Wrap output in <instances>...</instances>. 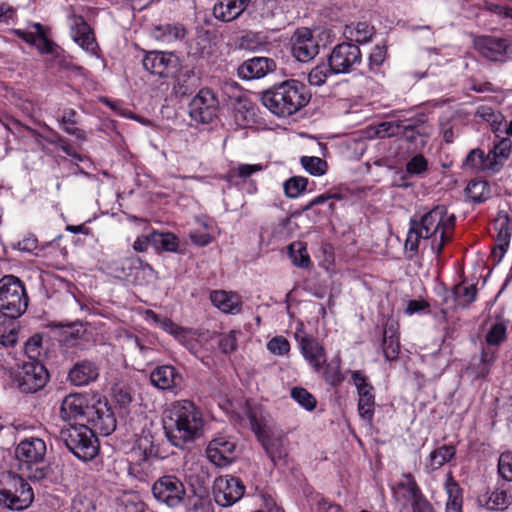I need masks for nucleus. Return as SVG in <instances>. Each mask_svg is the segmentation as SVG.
I'll use <instances>...</instances> for the list:
<instances>
[{"label":"nucleus","instance_id":"f257e3e1","mask_svg":"<svg viewBox=\"0 0 512 512\" xmlns=\"http://www.w3.org/2000/svg\"><path fill=\"white\" fill-rule=\"evenodd\" d=\"M203 425L202 413L189 400L172 404L163 418L165 436L173 446L180 449L202 436Z\"/></svg>","mask_w":512,"mask_h":512},{"label":"nucleus","instance_id":"f03ea898","mask_svg":"<svg viewBox=\"0 0 512 512\" xmlns=\"http://www.w3.org/2000/svg\"><path fill=\"white\" fill-rule=\"evenodd\" d=\"M311 99L307 86L294 79L283 81L262 93V103L279 117L290 116L305 107Z\"/></svg>","mask_w":512,"mask_h":512},{"label":"nucleus","instance_id":"7ed1b4c3","mask_svg":"<svg viewBox=\"0 0 512 512\" xmlns=\"http://www.w3.org/2000/svg\"><path fill=\"white\" fill-rule=\"evenodd\" d=\"M247 417L251 429L275 467L288 465V440L282 431H276L268 424V415L261 407L247 406Z\"/></svg>","mask_w":512,"mask_h":512},{"label":"nucleus","instance_id":"20e7f679","mask_svg":"<svg viewBox=\"0 0 512 512\" xmlns=\"http://www.w3.org/2000/svg\"><path fill=\"white\" fill-rule=\"evenodd\" d=\"M46 443L36 437L25 438L15 448L18 469L32 481L44 480L49 468L44 464Z\"/></svg>","mask_w":512,"mask_h":512},{"label":"nucleus","instance_id":"39448f33","mask_svg":"<svg viewBox=\"0 0 512 512\" xmlns=\"http://www.w3.org/2000/svg\"><path fill=\"white\" fill-rule=\"evenodd\" d=\"M456 218L449 214L445 205H438L424 214L419 220L415 218L418 229L423 232L424 239L436 237L440 233V239L432 242L431 248L439 257L446 242L450 240L449 232L454 229Z\"/></svg>","mask_w":512,"mask_h":512},{"label":"nucleus","instance_id":"423d86ee","mask_svg":"<svg viewBox=\"0 0 512 512\" xmlns=\"http://www.w3.org/2000/svg\"><path fill=\"white\" fill-rule=\"evenodd\" d=\"M95 434L86 424L70 425L60 430L59 439L78 459L90 461L99 451Z\"/></svg>","mask_w":512,"mask_h":512},{"label":"nucleus","instance_id":"0eeeda50","mask_svg":"<svg viewBox=\"0 0 512 512\" xmlns=\"http://www.w3.org/2000/svg\"><path fill=\"white\" fill-rule=\"evenodd\" d=\"M34 494L29 483L12 472L0 476V504L10 510H24L33 502Z\"/></svg>","mask_w":512,"mask_h":512},{"label":"nucleus","instance_id":"6e6552de","mask_svg":"<svg viewBox=\"0 0 512 512\" xmlns=\"http://www.w3.org/2000/svg\"><path fill=\"white\" fill-rule=\"evenodd\" d=\"M29 298L24 283L14 275L0 279V312L6 317L17 319L28 308Z\"/></svg>","mask_w":512,"mask_h":512},{"label":"nucleus","instance_id":"1a4fd4ad","mask_svg":"<svg viewBox=\"0 0 512 512\" xmlns=\"http://www.w3.org/2000/svg\"><path fill=\"white\" fill-rule=\"evenodd\" d=\"M115 276L135 285H149L159 279V274L147 262L136 255L120 259L113 264Z\"/></svg>","mask_w":512,"mask_h":512},{"label":"nucleus","instance_id":"9d476101","mask_svg":"<svg viewBox=\"0 0 512 512\" xmlns=\"http://www.w3.org/2000/svg\"><path fill=\"white\" fill-rule=\"evenodd\" d=\"M13 383L22 393H36L49 379V373L40 361H27L12 373Z\"/></svg>","mask_w":512,"mask_h":512},{"label":"nucleus","instance_id":"9b49d317","mask_svg":"<svg viewBox=\"0 0 512 512\" xmlns=\"http://www.w3.org/2000/svg\"><path fill=\"white\" fill-rule=\"evenodd\" d=\"M86 425L92 431L102 436H108L115 431L117 421L106 399L91 396L90 408L86 410Z\"/></svg>","mask_w":512,"mask_h":512},{"label":"nucleus","instance_id":"f8f14e48","mask_svg":"<svg viewBox=\"0 0 512 512\" xmlns=\"http://www.w3.org/2000/svg\"><path fill=\"white\" fill-rule=\"evenodd\" d=\"M154 498L169 508L182 505L186 498V488L183 481L173 474L159 477L151 488Z\"/></svg>","mask_w":512,"mask_h":512},{"label":"nucleus","instance_id":"ddd939ff","mask_svg":"<svg viewBox=\"0 0 512 512\" xmlns=\"http://www.w3.org/2000/svg\"><path fill=\"white\" fill-rule=\"evenodd\" d=\"M219 113V100L210 88H202L189 103L190 117L199 123H211Z\"/></svg>","mask_w":512,"mask_h":512},{"label":"nucleus","instance_id":"4468645a","mask_svg":"<svg viewBox=\"0 0 512 512\" xmlns=\"http://www.w3.org/2000/svg\"><path fill=\"white\" fill-rule=\"evenodd\" d=\"M362 54L358 45L350 42L337 44L328 56L335 74L349 73L356 64H360Z\"/></svg>","mask_w":512,"mask_h":512},{"label":"nucleus","instance_id":"2eb2a0df","mask_svg":"<svg viewBox=\"0 0 512 512\" xmlns=\"http://www.w3.org/2000/svg\"><path fill=\"white\" fill-rule=\"evenodd\" d=\"M352 382L358 393V412L360 417L371 423L374 416L375 408V390L369 382L368 377L361 371L351 372Z\"/></svg>","mask_w":512,"mask_h":512},{"label":"nucleus","instance_id":"dca6fc26","mask_svg":"<svg viewBox=\"0 0 512 512\" xmlns=\"http://www.w3.org/2000/svg\"><path fill=\"white\" fill-rule=\"evenodd\" d=\"M431 131L427 116L420 113L413 118L404 119L401 137L412 146L413 150H421L428 143Z\"/></svg>","mask_w":512,"mask_h":512},{"label":"nucleus","instance_id":"f3484780","mask_svg":"<svg viewBox=\"0 0 512 512\" xmlns=\"http://www.w3.org/2000/svg\"><path fill=\"white\" fill-rule=\"evenodd\" d=\"M244 493V484L235 476H220L214 482L213 494L216 503L220 506L233 505L243 497Z\"/></svg>","mask_w":512,"mask_h":512},{"label":"nucleus","instance_id":"a211bd4d","mask_svg":"<svg viewBox=\"0 0 512 512\" xmlns=\"http://www.w3.org/2000/svg\"><path fill=\"white\" fill-rule=\"evenodd\" d=\"M143 67L150 74L160 78L168 77L177 71L179 58L172 52L150 51L142 60Z\"/></svg>","mask_w":512,"mask_h":512},{"label":"nucleus","instance_id":"6ab92c4d","mask_svg":"<svg viewBox=\"0 0 512 512\" xmlns=\"http://www.w3.org/2000/svg\"><path fill=\"white\" fill-rule=\"evenodd\" d=\"M319 52V44L308 28H298L292 36V54L300 62L312 60Z\"/></svg>","mask_w":512,"mask_h":512},{"label":"nucleus","instance_id":"aec40b11","mask_svg":"<svg viewBox=\"0 0 512 512\" xmlns=\"http://www.w3.org/2000/svg\"><path fill=\"white\" fill-rule=\"evenodd\" d=\"M91 397L81 393H71L64 397L60 407L62 420L70 422L82 419L86 421V410L90 408Z\"/></svg>","mask_w":512,"mask_h":512},{"label":"nucleus","instance_id":"412c9836","mask_svg":"<svg viewBox=\"0 0 512 512\" xmlns=\"http://www.w3.org/2000/svg\"><path fill=\"white\" fill-rule=\"evenodd\" d=\"M276 62L268 57H253L244 61L237 69L242 80H255L264 78L276 70Z\"/></svg>","mask_w":512,"mask_h":512},{"label":"nucleus","instance_id":"4be33fe9","mask_svg":"<svg viewBox=\"0 0 512 512\" xmlns=\"http://www.w3.org/2000/svg\"><path fill=\"white\" fill-rule=\"evenodd\" d=\"M474 48L490 61H501L508 50L509 42L493 36H477L473 41Z\"/></svg>","mask_w":512,"mask_h":512},{"label":"nucleus","instance_id":"5701e85b","mask_svg":"<svg viewBox=\"0 0 512 512\" xmlns=\"http://www.w3.org/2000/svg\"><path fill=\"white\" fill-rule=\"evenodd\" d=\"M236 445L233 441L218 437L213 439L206 450L208 459L216 466H226L235 460Z\"/></svg>","mask_w":512,"mask_h":512},{"label":"nucleus","instance_id":"b1692460","mask_svg":"<svg viewBox=\"0 0 512 512\" xmlns=\"http://www.w3.org/2000/svg\"><path fill=\"white\" fill-rule=\"evenodd\" d=\"M150 381L153 386L162 390H167L180 387L183 382V378L174 366L162 365L156 367L151 372Z\"/></svg>","mask_w":512,"mask_h":512},{"label":"nucleus","instance_id":"393cba45","mask_svg":"<svg viewBox=\"0 0 512 512\" xmlns=\"http://www.w3.org/2000/svg\"><path fill=\"white\" fill-rule=\"evenodd\" d=\"M299 347L304 358L318 372L326 362L323 346L314 337L305 335L300 338Z\"/></svg>","mask_w":512,"mask_h":512},{"label":"nucleus","instance_id":"a878e982","mask_svg":"<svg viewBox=\"0 0 512 512\" xmlns=\"http://www.w3.org/2000/svg\"><path fill=\"white\" fill-rule=\"evenodd\" d=\"M99 376V368L91 360L76 362L69 370L68 379L75 386H85L95 381Z\"/></svg>","mask_w":512,"mask_h":512},{"label":"nucleus","instance_id":"bb28decb","mask_svg":"<svg viewBox=\"0 0 512 512\" xmlns=\"http://www.w3.org/2000/svg\"><path fill=\"white\" fill-rule=\"evenodd\" d=\"M382 351L388 361H396L400 353L398 323L388 319L383 329Z\"/></svg>","mask_w":512,"mask_h":512},{"label":"nucleus","instance_id":"cd10ccee","mask_svg":"<svg viewBox=\"0 0 512 512\" xmlns=\"http://www.w3.org/2000/svg\"><path fill=\"white\" fill-rule=\"evenodd\" d=\"M496 349L494 347H483L480 354L472 356L467 372L474 378H484L490 371L495 360Z\"/></svg>","mask_w":512,"mask_h":512},{"label":"nucleus","instance_id":"c85d7f7f","mask_svg":"<svg viewBox=\"0 0 512 512\" xmlns=\"http://www.w3.org/2000/svg\"><path fill=\"white\" fill-rule=\"evenodd\" d=\"M478 503L492 511H504L512 505V493H510L504 486H497L490 493L487 492L478 497Z\"/></svg>","mask_w":512,"mask_h":512},{"label":"nucleus","instance_id":"c756f323","mask_svg":"<svg viewBox=\"0 0 512 512\" xmlns=\"http://www.w3.org/2000/svg\"><path fill=\"white\" fill-rule=\"evenodd\" d=\"M200 86V77L193 68L183 67L175 78L173 91L179 98H184L194 93Z\"/></svg>","mask_w":512,"mask_h":512},{"label":"nucleus","instance_id":"7c9ffc66","mask_svg":"<svg viewBox=\"0 0 512 512\" xmlns=\"http://www.w3.org/2000/svg\"><path fill=\"white\" fill-rule=\"evenodd\" d=\"M71 36L86 51L94 52L97 47L94 33L82 16L73 18Z\"/></svg>","mask_w":512,"mask_h":512},{"label":"nucleus","instance_id":"2f4dec72","mask_svg":"<svg viewBox=\"0 0 512 512\" xmlns=\"http://www.w3.org/2000/svg\"><path fill=\"white\" fill-rule=\"evenodd\" d=\"M250 0H218L213 7V15L223 22L238 18L248 7Z\"/></svg>","mask_w":512,"mask_h":512},{"label":"nucleus","instance_id":"473e14b6","mask_svg":"<svg viewBox=\"0 0 512 512\" xmlns=\"http://www.w3.org/2000/svg\"><path fill=\"white\" fill-rule=\"evenodd\" d=\"M464 167L475 172L492 171L499 172V164L491 162L489 154H485L480 148L472 149L465 158Z\"/></svg>","mask_w":512,"mask_h":512},{"label":"nucleus","instance_id":"72a5a7b5","mask_svg":"<svg viewBox=\"0 0 512 512\" xmlns=\"http://www.w3.org/2000/svg\"><path fill=\"white\" fill-rule=\"evenodd\" d=\"M494 226L498 231L496 236V244L499 249L497 262H500L509 246L511 238V219L507 214H499L495 220Z\"/></svg>","mask_w":512,"mask_h":512},{"label":"nucleus","instance_id":"f704fd0d","mask_svg":"<svg viewBox=\"0 0 512 512\" xmlns=\"http://www.w3.org/2000/svg\"><path fill=\"white\" fill-rule=\"evenodd\" d=\"M210 300L215 307L224 313L236 314L241 310V302L238 296L223 290L211 292Z\"/></svg>","mask_w":512,"mask_h":512},{"label":"nucleus","instance_id":"c9c22d12","mask_svg":"<svg viewBox=\"0 0 512 512\" xmlns=\"http://www.w3.org/2000/svg\"><path fill=\"white\" fill-rule=\"evenodd\" d=\"M234 119L237 125L246 127L254 122L255 111L252 103L244 96L235 98L233 104Z\"/></svg>","mask_w":512,"mask_h":512},{"label":"nucleus","instance_id":"e433bc0d","mask_svg":"<svg viewBox=\"0 0 512 512\" xmlns=\"http://www.w3.org/2000/svg\"><path fill=\"white\" fill-rule=\"evenodd\" d=\"M445 490L448 494L445 512H462V488L451 474L447 476Z\"/></svg>","mask_w":512,"mask_h":512},{"label":"nucleus","instance_id":"4c0bfd02","mask_svg":"<svg viewBox=\"0 0 512 512\" xmlns=\"http://www.w3.org/2000/svg\"><path fill=\"white\" fill-rule=\"evenodd\" d=\"M186 34L185 27L180 23L159 25L153 29L154 37L162 41L182 40Z\"/></svg>","mask_w":512,"mask_h":512},{"label":"nucleus","instance_id":"58836bf2","mask_svg":"<svg viewBox=\"0 0 512 512\" xmlns=\"http://www.w3.org/2000/svg\"><path fill=\"white\" fill-rule=\"evenodd\" d=\"M151 245L156 250L165 252H176L179 246V239L173 233H161L153 231L150 233Z\"/></svg>","mask_w":512,"mask_h":512},{"label":"nucleus","instance_id":"ea45409f","mask_svg":"<svg viewBox=\"0 0 512 512\" xmlns=\"http://www.w3.org/2000/svg\"><path fill=\"white\" fill-rule=\"evenodd\" d=\"M344 33L345 35L348 34L351 40L362 44L367 43L372 39L375 29L366 22H357L347 25Z\"/></svg>","mask_w":512,"mask_h":512},{"label":"nucleus","instance_id":"a19ab883","mask_svg":"<svg viewBox=\"0 0 512 512\" xmlns=\"http://www.w3.org/2000/svg\"><path fill=\"white\" fill-rule=\"evenodd\" d=\"M456 453V449L453 445H442L441 447L433 450L429 455L427 468L435 471L449 462Z\"/></svg>","mask_w":512,"mask_h":512},{"label":"nucleus","instance_id":"79ce46f5","mask_svg":"<svg viewBox=\"0 0 512 512\" xmlns=\"http://www.w3.org/2000/svg\"><path fill=\"white\" fill-rule=\"evenodd\" d=\"M279 10L280 6L277 0H254L251 14L254 18L271 19L278 14Z\"/></svg>","mask_w":512,"mask_h":512},{"label":"nucleus","instance_id":"37998d69","mask_svg":"<svg viewBox=\"0 0 512 512\" xmlns=\"http://www.w3.org/2000/svg\"><path fill=\"white\" fill-rule=\"evenodd\" d=\"M118 506L123 512H146L147 505L135 492H125L117 499Z\"/></svg>","mask_w":512,"mask_h":512},{"label":"nucleus","instance_id":"c03bdc74","mask_svg":"<svg viewBox=\"0 0 512 512\" xmlns=\"http://www.w3.org/2000/svg\"><path fill=\"white\" fill-rule=\"evenodd\" d=\"M404 477L406 478V481L399 482L397 484V489L403 491L402 498L410 502L412 505V503H415L424 497V494L422 493L412 474H404Z\"/></svg>","mask_w":512,"mask_h":512},{"label":"nucleus","instance_id":"a18cd8bd","mask_svg":"<svg viewBox=\"0 0 512 512\" xmlns=\"http://www.w3.org/2000/svg\"><path fill=\"white\" fill-rule=\"evenodd\" d=\"M452 295L455 305L466 308L476 299V285L458 284L453 288Z\"/></svg>","mask_w":512,"mask_h":512},{"label":"nucleus","instance_id":"49530a36","mask_svg":"<svg viewBox=\"0 0 512 512\" xmlns=\"http://www.w3.org/2000/svg\"><path fill=\"white\" fill-rule=\"evenodd\" d=\"M32 29L37 30L38 38L35 47L39 51L40 54H50L54 55L59 48L58 45L48 38V28L44 27L40 23H33L30 26Z\"/></svg>","mask_w":512,"mask_h":512},{"label":"nucleus","instance_id":"de8ad7c7","mask_svg":"<svg viewBox=\"0 0 512 512\" xmlns=\"http://www.w3.org/2000/svg\"><path fill=\"white\" fill-rule=\"evenodd\" d=\"M467 197L474 203H481L490 196V186L484 180H471L466 189Z\"/></svg>","mask_w":512,"mask_h":512},{"label":"nucleus","instance_id":"09e8293b","mask_svg":"<svg viewBox=\"0 0 512 512\" xmlns=\"http://www.w3.org/2000/svg\"><path fill=\"white\" fill-rule=\"evenodd\" d=\"M50 328H62L64 329L62 335L63 340L68 345H74L75 341L84 334L85 330L83 329V325L80 322H73L63 324L62 322H51L48 325Z\"/></svg>","mask_w":512,"mask_h":512},{"label":"nucleus","instance_id":"8fccbe9b","mask_svg":"<svg viewBox=\"0 0 512 512\" xmlns=\"http://www.w3.org/2000/svg\"><path fill=\"white\" fill-rule=\"evenodd\" d=\"M16 319L7 318L0 323V344L13 346L18 340V324Z\"/></svg>","mask_w":512,"mask_h":512},{"label":"nucleus","instance_id":"3c124183","mask_svg":"<svg viewBox=\"0 0 512 512\" xmlns=\"http://www.w3.org/2000/svg\"><path fill=\"white\" fill-rule=\"evenodd\" d=\"M420 239H424L423 232L418 229V225L415 223V218H411L410 228L404 245L408 259L412 260L418 252Z\"/></svg>","mask_w":512,"mask_h":512},{"label":"nucleus","instance_id":"603ef678","mask_svg":"<svg viewBox=\"0 0 512 512\" xmlns=\"http://www.w3.org/2000/svg\"><path fill=\"white\" fill-rule=\"evenodd\" d=\"M288 253L295 266L300 268L309 267L311 261L304 243L300 241L291 243L288 247Z\"/></svg>","mask_w":512,"mask_h":512},{"label":"nucleus","instance_id":"864d4df0","mask_svg":"<svg viewBox=\"0 0 512 512\" xmlns=\"http://www.w3.org/2000/svg\"><path fill=\"white\" fill-rule=\"evenodd\" d=\"M512 142L509 138H502L498 143L494 144L493 149L488 153L491 162L499 164V170L503 167L511 153Z\"/></svg>","mask_w":512,"mask_h":512},{"label":"nucleus","instance_id":"5fc2aeb1","mask_svg":"<svg viewBox=\"0 0 512 512\" xmlns=\"http://www.w3.org/2000/svg\"><path fill=\"white\" fill-rule=\"evenodd\" d=\"M77 112L74 109H67L61 117L62 129L69 135L75 136L79 141L86 140V133L80 128L73 127L76 122Z\"/></svg>","mask_w":512,"mask_h":512},{"label":"nucleus","instance_id":"6e6d98bb","mask_svg":"<svg viewBox=\"0 0 512 512\" xmlns=\"http://www.w3.org/2000/svg\"><path fill=\"white\" fill-rule=\"evenodd\" d=\"M302 167L313 176H322L327 172V162L316 156H302L300 158Z\"/></svg>","mask_w":512,"mask_h":512},{"label":"nucleus","instance_id":"4d7b16f0","mask_svg":"<svg viewBox=\"0 0 512 512\" xmlns=\"http://www.w3.org/2000/svg\"><path fill=\"white\" fill-rule=\"evenodd\" d=\"M261 164H240L236 168H232L227 173V180L232 184H237V179H246L252 174L262 171Z\"/></svg>","mask_w":512,"mask_h":512},{"label":"nucleus","instance_id":"13d9d810","mask_svg":"<svg viewBox=\"0 0 512 512\" xmlns=\"http://www.w3.org/2000/svg\"><path fill=\"white\" fill-rule=\"evenodd\" d=\"M308 185V179L302 176H294L283 184L285 195L289 198H296L303 193Z\"/></svg>","mask_w":512,"mask_h":512},{"label":"nucleus","instance_id":"bf43d9fd","mask_svg":"<svg viewBox=\"0 0 512 512\" xmlns=\"http://www.w3.org/2000/svg\"><path fill=\"white\" fill-rule=\"evenodd\" d=\"M335 74L332 70L330 63H321L315 66L308 74V81L310 85L321 86L323 85L328 76Z\"/></svg>","mask_w":512,"mask_h":512},{"label":"nucleus","instance_id":"052dcab7","mask_svg":"<svg viewBox=\"0 0 512 512\" xmlns=\"http://www.w3.org/2000/svg\"><path fill=\"white\" fill-rule=\"evenodd\" d=\"M497 472L503 480L512 482V450L503 451L499 455Z\"/></svg>","mask_w":512,"mask_h":512},{"label":"nucleus","instance_id":"680f3d73","mask_svg":"<svg viewBox=\"0 0 512 512\" xmlns=\"http://www.w3.org/2000/svg\"><path fill=\"white\" fill-rule=\"evenodd\" d=\"M323 377L325 381L333 387L340 385L344 380V376L340 370V361L332 360L327 363L323 372Z\"/></svg>","mask_w":512,"mask_h":512},{"label":"nucleus","instance_id":"e2e57ef3","mask_svg":"<svg viewBox=\"0 0 512 512\" xmlns=\"http://www.w3.org/2000/svg\"><path fill=\"white\" fill-rule=\"evenodd\" d=\"M291 397L308 411L315 409L317 401L316 398L308 392L305 388L294 387L291 390Z\"/></svg>","mask_w":512,"mask_h":512},{"label":"nucleus","instance_id":"0e129e2a","mask_svg":"<svg viewBox=\"0 0 512 512\" xmlns=\"http://www.w3.org/2000/svg\"><path fill=\"white\" fill-rule=\"evenodd\" d=\"M41 350L42 336L40 334H35L26 341L24 351L28 361H40Z\"/></svg>","mask_w":512,"mask_h":512},{"label":"nucleus","instance_id":"69168bd1","mask_svg":"<svg viewBox=\"0 0 512 512\" xmlns=\"http://www.w3.org/2000/svg\"><path fill=\"white\" fill-rule=\"evenodd\" d=\"M402 125H404V120L382 122L378 125L376 134L379 138L401 136Z\"/></svg>","mask_w":512,"mask_h":512},{"label":"nucleus","instance_id":"338daca9","mask_svg":"<svg viewBox=\"0 0 512 512\" xmlns=\"http://www.w3.org/2000/svg\"><path fill=\"white\" fill-rule=\"evenodd\" d=\"M265 45L266 42L263 38L259 34L252 32L243 35L239 40L240 48L250 51H260Z\"/></svg>","mask_w":512,"mask_h":512},{"label":"nucleus","instance_id":"774afa93","mask_svg":"<svg viewBox=\"0 0 512 512\" xmlns=\"http://www.w3.org/2000/svg\"><path fill=\"white\" fill-rule=\"evenodd\" d=\"M405 169L409 175L422 176L428 170V162L422 154H416L406 163Z\"/></svg>","mask_w":512,"mask_h":512}]
</instances>
